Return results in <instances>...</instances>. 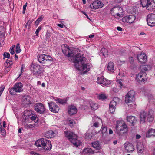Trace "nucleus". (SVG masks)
Masks as SVG:
<instances>
[{
    "label": "nucleus",
    "instance_id": "09e8293b",
    "mask_svg": "<svg viewBox=\"0 0 155 155\" xmlns=\"http://www.w3.org/2000/svg\"><path fill=\"white\" fill-rule=\"evenodd\" d=\"M52 60V58L51 56L45 54V61Z\"/></svg>",
    "mask_w": 155,
    "mask_h": 155
},
{
    "label": "nucleus",
    "instance_id": "de8ad7c7",
    "mask_svg": "<svg viewBox=\"0 0 155 155\" xmlns=\"http://www.w3.org/2000/svg\"><path fill=\"white\" fill-rule=\"evenodd\" d=\"M15 47V45H12L9 51L10 52V53L12 55H13L14 54V48Z\"/></svg>",
    "mask_w": 155,
    "mask_h": 155
},
{
    "label": "nucleus",
    "instance_id": "13d9d810",
    "mask_svg": "<svg viewBox=\"0 0 155 155\" xmlns=\"http://www.w3.org/2000/svg\"><path fill=\"white\" fill-rule=\"evenodd\" d=\"M113 91L115 93H117L118 92V90L117 89L115 88H113Z\"/></svg>",
    "mask_w": 155,
    "mask_h": 155
},
{
    "label": "nucleus",
    "instance_id": "69168bd1",
    "mask_svg": "<svg viewBox=\"0 0 155 155\" xmlns=\"http://www.w3.org/2000/svg\"><path fill=\"white\" fill-rule=\"evenodd\" d=\"M57 25L61 28H63L64 26L63 25L60 24H58Z\"/></svg>",
    "mask_w": 155,
    "mask_h": 155
},
{
    "label": "nucleus",
    "instance_id": "052dcab7",
    "mask_svg": "<svg viewBox=\"0 0 155 155\" xmlns=\"http://www.w3.org/2000/svg\"><path fill=\"white\" fill-rule=\"evenodd\" d=\"M113 131L112 130V129H109V134H113Z\"/></svg>",
    "mask_w": 155,
    "mask_h": 155
},
{
    "label": "nucleus",
    "instance_id": "72a5a7b5",
    "mask_svg": "<svg viewBox=\"0 0 155 155\" xmlns=\"http://www.w3.org/2000/svg\"><path fill=\"white\" fill-rule=\"evenodd\" d=\"M134 99V98L131 97L130 96L126 94L125 96V101L126 103H128L132 102Z\"/></svg>",
    "mask_w": 155,
    "mask_h": 155
},
{
    "label": "nucleus",
    "instance_id": "ea45409f",
    "mask_svg": "<svg viewBox=\"0 0 155 155\" xmlns=\"http://www.w3.org/2000/svg\"><path fill=\"white\" fill-rule=\"evenodd\" d=\"M115 106L116 105H114L113 104H111V103H110V113H113L114 112L115 110Z\"/></svg>",
    "mask_w": 155,
    "mask_h": 155
},
{
    "label": "nucleus",
    "instance_id": "e433bc0d",
    "mask_svg": "<svg viewBox=\"0 0 155 155\" xmlns=\"http://www.w3.org/2000/svg\"><path fill=\"white\" fill-rule=\"evenodd\" d=\"M119 101L120 99L118 98L115 97L114 98L113 100L110 102V103L116 106L119 103Z\"/></svg>",
    "mask_w": 155,
    "mask_h": 155
},
{
    "label": "nucleus",
    "instance_id": "3c124183",
    "mask_svg": "<svg viewBox=\"0 0 155 155\" xmlns=\"http://www.w3.org/2000/svg\"><path fill=\"white\" fill-rule=\"evenodd\" d=\"M75 124V121L74 120H69V124L71 127H72L74 126V125Z\"/></svg>",
    "mask_w": 155,
    "mask_h": 155
},
{
    "label": "nucleus",
    "instance_id": "7c9ffc66",
    "mask_svg": "<svg viewBox=\"0 0 155 155\" xmlns=\"http://www.w3.org/2000/svg\"><path fill=\"white\" fill-rule=\"evenodd\" d=\"M90 104L91 108L93 110H97L98 108L97 104L93 101H91Z\"/></svg>",
    "mask_w": 155,
    "mask_h": 155
},
{
    "label": "nucleus",
    "instance_id": "412c9836",
    "mask_svg": "<svg viewBox=\"0 0 155 155\" xmlns=\"http://www.w3.org/2000/svg\"><path fill=\"white\" fill-rule=\"evenodd\" d=\"M137 58L139 61L142 63L145 62L147 60V57L145 54L138 55Z\"/></svg>",
    "mask_w": 155,
    "mask_h": 155
},
{
    "label": "nucleus",
    "instance_id": "603ef678",
    "mask_svg": "<svg viewBox=\"0 0 155 155\" xmlns=\"http://www.w3.org/2000/svg\"><path fill=\"white\" fill-rule=\"evenodd\" d=\"M28 119H30L32 120V121L35 120L36 119V117L35 116H32L31 117H28Z\"/></svg>",
    "mask_w": 155,
    "mask_h": 155
},
{
    "label": "nucleus",
    "instance_id": "c9c22d12",
    "mask_svg": "<svg viewBox=\"0 0 155 155\" xmlns=\"http://www.w3.org/2000/svg\"><path fill=\"white\" fill-rule=\"evenodd\" d=\"M0 132L2 135L3 136H6V131L3 128L2 126L1 125V120H0Z\"/></svg>",
    "mask_w": 155,
    "mask_h": 155
},
{
    "label": "nucleus",
    "instance_id": "5701e85b",
    "mask_svg": "<svg viewBox=\"0 0 155 155\" xmlns=\"http://www.w3.org/2000/svg\"><path fill=\"white\" fill-rule=\"evenodd\" d=\"M127 120L133 126L135 125L137 122V120L136 119L135 117L131 116L127 117Z\"/></svg>",
    "mask_w": 155,
    "mask_h": 155
},
{
    "label": "nucleus",
    "instance_id": "7ed1b4c3",
    "mask_svg": "<svg viewBox=\"0 0 155 155\" xmlns=\"http://www.w3.org/2000/svg\"><path fill=\"white\" fill-rule=\"evenodd\" d=\"M35 145L42 147L45 150H50L52 148V145L49 140L43 138L36 141Z\"/></svg>",
    "mask_w": 155,
    "mask_h": 155
},
{
    "label": "nucleus",
    "instance_id": "4468645a",
    "mask_svg": "<svg viewBox=\"0 0 155 155\" xmlns=\"http://www.w3.org/2000/svg\"><path fill=\"white\" fill-rule=\"evenodd\" d=\"M122 12V9L120 7H115L112 8L111 10V13L112 15L115 16L116 15L117 16L120 15V13Z\"/></svg>",
    "mask_w": 155,
    "mask_h": 155
},
{
    "label": "nucleus",
    "instance_id": "f257e3e1",
    "mask_svg": "<svg viewBox=\"0 0 155 155\" xmlns=\"http://www.w3.org/2000/svg\"><path fill=\"white\" fill-rule=\"evenodd\" d=\"M71 62L76 63L75 66L77 70L80 71L81 74H84L89 71L90 67L87 63L86 58L80 53L71 57L69 59Z\"/></svg>",
    "mask_w": 155,
    "mask_h": 155
},
{
    "label": "nucleus",
    "instance_id": "4c0bfd02",
    "mask_svg": "<svg viewBox=\"0 0 155 155\" xmlns=\"http://www.w3.org/2000/svg\"><path fill=\"white\" fill-rule=\"evenodd\" d=\"M149 66L147 65H141L140 67L141 71L142 72H145V71H147Z\"/></svg>",
    "mask_w": 155,
    "mask_h": 155
},
{
    "label": "nucleus",
    "instance_id": "c756f323",
    "mask_svg": "<svg viewBox=\"0 0 155 155\" xmlns=\"http://www.w3.org/2000/svg\"><path fill=\"white\" fill-rule=\"evenodd\" d=\"M92 147L93 148L97 150H100L101 148V146L99 143L98 141H95L92 144Z\"/></svg>",
    "mask_w": 155,
    "mask_h": 155
},
{
    "label": "nucleus",
    "instance_id": "bb28decb",
    "mask_svg": "<svg viewBox=\"0 0 155 155\" xmlns=\"http://www.w3.org/2000/svg\"><path fill=\"white\" fill-rule=\"evenodd\" d=\"M93 121H95L93 124V126L96 127H98L99 126V122L101 121V119L97 117H94L93 118Z\"/></svg>",
    "mask_w": 155,
    "mask_h": 155
},
{
    "label": "nucleus",
    "instance_id": "393cba45",
    "mask_svg": "<svg viewBox=\"0 0 155 155\" xmlns=\"http://www.w3.org/2000/svg\"><path fill=\"white\" fill-rule=\"evenodd\" d=\"M94 151L90 148H87L84 149L83 151V153L86 154H91L94 153Z\"/></svg>",
    "mask_w": 155,
    "mask_h": 155
},
{
    "label": "nucleus",
    "instance_id": "864d4df0",
    "mask_svg": "<svg viewBox=\"0 0 155 155\" xmlns=\"http://www.w3.org/2000/svg\"><path fill=\"white\" fill-rule=\"evenodd\" d=\"M41 29V28L40 27H38V28H37V29L36 30V32H35V34L37 36H38V33L40 31Z\"/></svg>",
    "mask_w": 155,
    "mask_h": 155
},
{
    "label": "nucleus",
    "instance_id": "bf43d9fd",
    "mask_svg": "<svg viewBox=\"0 0 155 155\" xmlns=\"http://www.w3.org/2000/svg\"><path fill=\"white\" fill-rule=\"evenodd\" d=\"M117 29L119 31H122V28L120 27H117Z\"/></svg>",
    "mask_w": 155,
    "mask_h": 155
},
{
    "label": "nucleus",
    "instance_id": "e2e57ef3",
    "mask_svg": "<svg viewBox=\"0 0 155 155\" xmlns=\"http://www.w3.org/2000/svg\"><path fill=\"white\" fill-rule=\"evenodd\" d=\"M136 138L137 139H140V137H141V136L140 135H138V134H137L136 135Z\"/></svg>",
    "mask_w": 155,
    "mask_h": 155
},
{
    "label": "nucleus",
    "instance_id": "dca6fc26",
    "mask_svg": "<svg viewBox=\"0 0 155 155\" xmlns=\"http://www.w3.org/2000/svg\"><path fill=\"white\" fill-rule=\"evenodd\" d=\"M103 6V4L101 3L100 1L98 0H96L91 4L90 6L91 8L96 9L101 8Z\"/></svg>",
    "mask_w": 155,
    "mask_h": 155
},
{
    "label": "nucleus",
    "instance_id": "774afa93",
    "mask_svg": "<svg viewBox=\"0 0 155 155\" xmlns=\"http://www.w3.org/2000/svg\"><path fill=\"white\" fill-rule=\"evenodd\" d=\"M94 37V35H89V38H93Z\"/></svg>",
    "mask_w": 155,
    "mask_h": 155
},
{
    "label": "nucleus",
    "instance_id": "a19ab883",
    "mask_svg": "<svg viewBox=\"0 0 155 155\" xmlns=\"http://www.w3.org/2000/svg\"><path fill=\"white\" fill-rule=\"evenodd\" d=\"M107 127L105 126H103L102 125L101 130V132L103 135L104 134H106L107 133Z\"/></svg>",
    "mask_w": 155,
    "mask_h": 155
},
{
    "label": "nucleus",
    "instance_id": "a211bd4d",
    "mask_svg": "<svg viewBox=\"0 0 155 155\" xmlns=\"http://www.w3.org/2000/svg\"><path fill=\"white\" fill-rule=\"evenodd\" d=\"M125 149L128 153H131L134 150V147L133 145L129 143H126L124 144Z\"/></svg>",
    "mask_w": 155,
    "mask_h": 155
},
{
    "label": "nucleus",
    "instance_id": "338daca9",
    "mask_svg": "<svg viewBox=\"0 0 155 155\" xmlns=\"http://www.w3.org/2000/svg\"><path fill=\"white\" fill-rule=\"evenodd\" d=\"M33 125H31V124H29L28 125V128H32L33 127Z\"/></svg>",
    "mask_w": 155,
    "mask_h": 155
},
{
    "label": "nucleus",
    "instance_id": "79ce46f5",
    "mask_svg": "<svg viewBox=\"0 0 155 155\" xmlns=\"http://www.w3.org/2000/svg\"><path fill=\"white\" fill-rule=\"evenodd\" d=\"M105 95L103 93L99 94L98 95V98L99 100H104L106 98Z\"/></svg>",
    "mask_w": 155,
    "mask_h": 155
},
{
    "label": "nucleus",
    "instance_id": "6e6d98bb",
    "mask_svg": "<svg viewBox=\"0 0 155 155\" xmlns=\"http://www.w3.org/2000/svg\"><path fill=\"white\" fill-rule=\"evenodd\" d=\"M43 18V17L41 16L38 18V19L37 20L39 22H40L42 20Z\"/></svg>",
    "mask_w": 155,
    "mask_h": 155
},
{
    "label": "nucleus",
    "instance_id": "473e14b6",
    "mask_svg": "<svg viewBox=\"0 0 155 155\" xmlns=\"http://www.w3.org/2000/svg\"><path fill=\"white\" fill-rule=\"evenodd\" d=\"M68 100V98H65L64 99L57 98L56 101L58 103L63 104L66 103L67 101Z\"/></svg>",
    "mask_w": 155,
    "mask_h": 155
},
{
    "label": "nucleus",
    "instance_id": "20e7f679",
    "mask_svg": "<svg viewBox=\"0 0 155 155\" xmlns=\"http://www.w3.org/2000/svg\"><path fill=\"white\" fill-rule=\"evenodd\" d=\"M116 130L118 134L122 135L127 132V127L124 121H118L116 126Z\"/></svg>",
    "mask_w": 155,
    "mask_h": 155
},
{
    "label": "nucleus",
    "instance_id": "a878e982",
    "mask_svg": "<svg viewBox=\"0 0 155 155\" xmlns=\"http://www.w3.org/2000/svg\"><path fill=\"white\" fill-rule=\"evenodd\" d=\"M54 133L52 130L48 131L45 134V137L48 138H51L54 137Z\"/></svg>",
    "mask_w": 155,
    "mask_h": 155
},
{
    "label": "nucleus",
    "instance_id": "39448f33",
    "mask_svg": "<svg viewBox=\"0 0 155 155\" xmlns=\"http://www.w3.org/2000/svg\"><path fill=\"white\" fill-rule=\"evenodd\" d=\"M153 0H141V5L143 7H146L148 10H152L155 8V3Z\"/></svg>",
    "mask_w": 155,
    "mask_h": 155
},
{
    "label": "nucleus",
    "instance_id": "f3484780",
    "mask_svg": "<svg viewBox=\"0 0 155 155\" xmlns=\"http://www.w3.org/2000/svg\"><path fill=\"white\" fill-rule=\"evenodd\" d=\"M22 100L23 104L25 106L31 104L32 99L29 95H25L23 96Z\"/></svg>",
    "mask_w": 155,
    "mask_h": 155
},
{
    "label": "nucleus",
    "instance_id": "f03ea898",
    "mask_svg": "<svg viewBox=\"0 0 155 155\" xmlns=\"http://www.w3.org/2000/svg\"><path fill=\"white\" fill-rule=\"evenodd\" d=\"M65 135L74 146L77 147L81 145L82 142L78 139V136L74 132L71 131L64 132Z\"/></svg>",
    "mask_w": 155,
    "mask_h": 155
},
{
    "label": "nucleus",
    "instance_id": "5fc2aeb1",
    "mask_svg": "<svg viewBox=\"0 0 155 155\" xmlns=\"http://www.w3.org/2000/svg\"><path fill=\"white\" fill-rule=\"evenodd\" d=\"M31 155H40L38 153H35L34 152L32 151L30 153Z\"/></svg>",
    "mask_w": 155,
    "mask_h": 155
},
{
    "label": "nucleus",
    "instance_id": "f8f14e48",
    "mask_svg": "<svg viewBox=\"0 0 155 155\" xmlns=\"http://www.w3.org/2000/svg\"><path fill=\"white\" fill-rule=\"evenodd\" d=\"M97 82L98 83L102 84L105 87H108L110 83L109 80L104 78L103 76L97 78Z\"/></svg>",
    "mask_w": 155,
    "mask_h": 155
},
{
    "label": "nucleus",
    "instance_id": "c03bdc74",
    "mask_svg": "<svg viewBox=\"0 0 155 155\" xmlns=\"http://www.w3.org/2000/svg\"><path fill=\"white\" fill-rule=\"evenodd\" d=\"M101 52L102 54L104 56L108 54L107 51V49L104 48L101 49Z\"/></svg>",
    "mask_w": 155,
    "mask_h": 155
},
{
    "label": "nucleus",
    "instance_id": "0eeeda50",
    "mask_svg": "<svg viewBox=\"0 0 155 155\" xmlns=\"http://www.w3.org/2000/svg\"><path fill=\"white\" fill-rule=\"evenodd\" d=\"M62 51L64 54L66 56L71 57L73 56L74 55V51L73 48L69 47V46L65 45L62 46Z\"/></svg>",
    "mask_w": 155,
    "mask_h": 155
},
{
    "label": "nucleus",
    "instance_id": "423d86ee",
    "mask_svg": "<svg viewBox=\"0 0 155 155\" xmlns=\"http://www.w3.org/2000/svg\"><path fill=\"white\" fill-rule=\"evenodd\" d=\"M31 70L33 74L37 77L41 76L44 71L43 67L38 64L32 65L31 66Z\"/></svg>",
    "mask_w": 155,
    "mask_h": 155
},
{
    "label": "nucleus",
    "instance_id": "aec40b11",
    "mask_svg": "<svg viewBox=\"0 0 155 155\" xmlns=\"http://www.w3.org/2000/svg\"><path fill=\"white\" fill-rule=\"evenodd\" d=\"M137 152L140 154H142L144 151V145L141 142H138L137 145Z\"/></svg>",
    "mask_w": 155,
    "mask_h": 155
},
{
    "label": "nucleus",
    "instance_id": "cd10ccee",
    "mask_svg": "<svg viewBox=\"0 0 155 155\" xmlns=\"http://www.w3.org/2000/svg\"><path fill=\"white\" fill-rule=\"evenodd\" d=\"M155 129H149L146 133V137H150L152 136H154Z\"/></svg>",
    "mask_w": 155,
    "mask_h": 155
},
{
    "label": "nucleus",
    "instance_id": "6ab92c4d",
    "mask_svg": "<svg viewBox=\"0 0 155 155\" xmlns=\"http://www.w3.org/2000/svg\"><path fill=\"white\" fill-rule=\"evenodd\" d=\"M68 112L70 115H73L77 113V110L75 106L71 104L68 107Z\"/></svg>",
    "mask_w": 155,
    "mask_h": 155
},
{
    "label": "nucleus",
    "instance_id": "4d7b16f0",
    "mask_svg": "<svg viewBox=\"0 0 155 155\" xmlns=\"http://www.w3.org/2000/svg\"><path fill=\"white\" fill-rule=\"evenodd\" d=\"M129 60L131 63H132L134 61V60L132 57H130L129 58Z\"/></svg>",
    "mask_w": 155,
    "mask_h": 155
},
{
    "label": "nucleus",
    "instance_id": "6e6552de",
    "mask_svg": "<svg viewBox=\"0 0 155 155\" xmlns=\"http://www.w3.org/2000/svg\"><path fill=\"white\" fill-rule=\"evenodd\" d=\"M23 85L21 83H16L14 87L10 89V92L11 94H13L14 91L16 92H21L23 91Z\"/></svg>",
    "mask_w": 155,
    "mask_h": 155
},
{
    "label": "nucleus",
    "instance_id": "0e129e2a",
    "mask_svg": "<svg viewBox=\"0 0 155 155\" xmlns=\"http://www.w3.org/2000/svg\"><path fill=\"white\" fill-rule=\"evenodd\" d=\"M3 127L4 128L6 127V122L5 121H4L3 122Z\"/></svg>",
    "mask_w": 155,
    "mask_h": 155
},
{
    "label": "nucleus",
    "instance_id": "a18cd8bd",
    "mask_svg": "<svg viewBox=\"0 0 155 155\" xmlns=\"http://www.w3.org/2000/svg\"><path fill=\"white\" fill-rule=\"evenodd\" d=\"M21 51V50L20 49V45L19 43H18L16 47V53L17 54L20 53Z\"/></svg>",
    "mask_w": 155,
    "mask_h": 155
},
{
    "label": "nucleus",
    "instance_id": "8fccbe9b",
    "mask_svg": "<svg viewBox=\"0 0 155 155\" xmlns=\"http://www.w3.org/2000/svg\"><path fill=\"white\" fill-rule=\"evenodd\" d=\"M51 34L47 32L45 35L46 38V39L48 41L50 40L51 37Z\"/></svg>",
    "mask_w": 155,
    "mask_h": 155
},
{
    "label": "nucleus",
    "instance_id": "4be33fe9",
    "mask_svg": "<svg viewBox=\"0 0 155 155\" xmlns=\"http://www.w3.org/2000/svg\"><path fill=\"white\" fill-rule=\"evenodd\" d=\"M153 111L152 110H150L148 112L147 120L148 122H152L154 119Z\"/></svg>",
    "mask_w": 155,
    "mask_h": 155
},
{
    "label": "nucleus",
    "instance_id": "680f3d73",
    "mask_svg": "<svg viewBox=\"0 0 155 155\" xmlns=\"http://www.w3.org/2000/svg\"><path fill=\"white\" fill-rule=\"evenodd\" d=\"M27 3H26L23 6V9L24 10H26V7L27 6Z\"/></svg>",
    "mask_w": 155,
    "mask_h": 155
},
{
    "label": "nucleus",
    "instance_id": "58836bf2",
    "mask_svg": "<svg viewBox=\"0 0 155 155\" xmlns=\"http://www.w3.org/2000/svg\"><path fill=\"white\" fill-rule=\"evenodd\" d=\"M45 54H40L38 58V60L39 62L42 63L45 61Z\"/></svg>",
    "mask_w": 155,
    "mask_h": 155
},
{
    "label": "nucleus",
    "instance_id": "b1692460",
    "mask_svg": "<svg viewBox=\"0 0 155 155\" xmlns=\"http://www.w3.org/2000/svg\"><path fill=\"white\" fill-rule=\"evenodd\" d=\"M147 117V113L144 111H141L140 114V118L141 123H144L145 122Z\"/></svg>",
    "mask_w": 155,
    "mask_h": 155
},
{
    "label": "nucleus",
    "instance_id": "c85d7f7f",
    "mask_svg": "<svg viewBox=\"0 0 155 155\" xmlns=\"http://www.w3.org/2000/svg\"><path fill=\"white\" fill-rule=\"evenodd\" d=\"M107 68L110 71L113 72L114 70V63L111 62H110L107 66Z\"/></svg>",
    "mask_w": 155,
    "mask_h": 155
},
{
    "label": "nucleus",
    "instance_id": "49530a36",
    "mask_svg": "<svg viewBox=\"0 0 155 155\" xmlns=\"http://www.w3.org/2000/svg\"><path fill=\"white\" fill-rule=\"evenodd\" d=\"M10 55L9 53L5 52L3 54V59H5V58H9L10 57Z\"/></svg>",
    "mask_w": 155,
    "mask_h": 155
},
{
    "label": "nucleus",
    "instance_id": "f704fd0d",
    "mask_svg": "<svg viewBox=\"0 0 155 155\" xmlns=\"http://www.w3.org/2000/svg\"><path fill=\"white\" fill-rule=\"evenodd\" d=\"M53 63V60H48L44 61L42 63L44 64V66L48 67L51 65Z\"/></svg>",
    "mask_w": 155,
    "mask_h": 155
},
{
    "label": "nucleus",
    "instance_id": "2eb2a0df",
    "mask_svg": "<svg viewBox=\"0 0 155 155\" xmlns=\"http://www.w3.org/2000/svg\"><path fill=\"white\" fill-rule=\"evenodd\" d=\"M146 74L141 71L136 75V80L137 81H144L147 78Z\"/></svg>",
    "mask_w": 155,
    "mask_h": 155
},
{
    "label": "nucleus",
    "instance_id": "1a4fd4ad",
    "mask_svg": "<svg viewBox=\"0 0 155 155\" xmlns=\"http://www.w3.org/2000/svg\"><path fill=\"white\" fill-rule=\"evenodd\" d=\"M147 21L148 25L150 26H155V14H149L147 15Z\"/></svg>",
    "mask_w": 155,
    "mask_h": 155
},
{
    "label": "nucleus",
    "instance_id": "37998d69",
    "mask_svg": "<svg viewBox=\"0 0 155 155\" xmlns=\"http://www.w3.org/2000/svg\"><path fill=\"white\" fill-rule=\"evenodd\" d=\"M135 92L133 90H130L128 91L127 95L130 96L131 97L134 98Z\"/></svg>",
    "mask_w": 155,
    "mask_h": 155
},
{
    "label": "nucleus",
    "instance_id": "ddd939ff",
    "mask_svg": "<svg viewBox=\"0 0 155 155\" xmlns=\"http://www.w3.org/2000/svg\"><path fill=\"white\" fill-rule=\"evenodd\" d=\"M49 108L50 110L54 113H57L59 110V107L55 103L51 102L48 103Z\"/></svg>",
    "mask_w": 155,
    "mask_h": 155
},
{
    "label": "nucleus",
    "instance_id": "9d476101",
    "mask_svg": "<svg viewBox=\"0 0 155 155\" xmlns=\"http://www.w3.org/2000/svg\"><path fill=\"white\" fill-rule=\"evenodd\" d=\"M34 110L37 113L40 114L44 113L45 110V107L41 103H36L34 106Z\"/></svg>",
    "mask_w": 155,
    "mask_h": 155
},
{
    "label": "nucleus",
    "instance_id": "9b49d317",
    "mask_svg": "<svg viewBox=\"0 0 155 155\" xmlns=\"http://www.w3.org/2000/svg\"><path fill=\"white\" fill-rule=\"evenodd\" d=\"M136 19V17L134 15L126 16L123 18L122 20L124 23L131 24L133 23Z\"/></svg>",
    "mask_w": 155,
    "mask_h": 155
},
{
    "label": "nucleus",
    "instance_id": "2f4dec72",
    "mask_svg": "<svg viewBox=\"0 0 155 155\" xmlns=\"http://www.w3.org/2000/svg\"><path fill=\"white\" fill-rule=\"evenodd\" d=\"M123 81V80L121 79H117L116 80L117 84L120 89L124 87Z\"/></svg>",
    "mask_w": 155,
    "mask_h": 155
}]
</instances>
